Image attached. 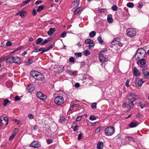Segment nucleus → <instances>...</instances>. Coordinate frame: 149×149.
<instances>
[{"label": "nucleus", "instance_id": "5fc2aeb1", "mask_svg": "<svg viewBox=\"0 0 149 149\" xmlns=\"http://www.w3.org/2000/svg\"><path fill=\"white\" fill-rule=\"evenodd\" d=\"M12 43L10 41H8L6 43L7 46H10L11 45Z\"/></svg>", "mask_w": 149, "mask_h": 149}, {"label": "nucleus", "instance_id": "0eeeda50", "mask_svg": "<svg viewBox=\"0 0 149 149\" xmlns=\"http://www.w3.org/2000/svg\"><path fill=\"white\" fill-rule=\"evenodd\" d=\"M143 82H144L142 81V79L138 77L135 78V84L137 86H141Z\"/></svg>", "mask_w": 149, "mask_h": 149}, {"label": "nucleus", "instance_id": "2f4dec72", "mask_svg": "<svg viewBox=\"0 0 149 149\" xmlns=\"http://www.w3.org/2000/svg\"><path fill=\"white\" fill-rule=\"evenodd\" d=\"M33 63V60L31 59H28V62H26L25 63V65H29Z\"/></svg>", "mask_w": 149, "mask_h": 149}, {"label": "nucleus", "instance_id": "e2e57ef3", "mask_svg": "<svg viewBox=\"0 0 149 149\" xmlns=\"http://www.w3.org/2000/svg\"><path fill=\"white\" fill-rule=\"evenodd\" d=\"M94 44L93 43V44H90L89 45V48L91 49L92 47H94Z\"/></svg>", "mask_w": 149, "mask_h": 149}, {"label": "nucleus", "instance_id": "7ed1b4c3", "mask_svg": "<svg viewBox=\"0 0 149 149\" xmlns=\"http://www.w3.org/2000/svg\"><path fill=\"white\" fill-rule=\"evenodd\" d=\"M136 30L132 28H129L126 31L127 36L131 38L135 36L136 34Z\"/></svg>", "mask_w": 149, "mask_h": 149}, {"label": "nucleus", "instance_id": "a19ab883", "mask_svg": "<svg viewBox=\"0 0 149 149\" xmlns=\"http://www.w3.org/2000/svg\"><path fill=\"white\" fill-rule=\"evenodd\" d=\"M97 40L101 44H102L103 42V41L102 39V37L101 36H98L97 38Z\"/></svg>", "mask_w": 149, "mask_h": 149}, {"label": "nucleus", "instance_id": "1a4fd4ad", "mask_svg": "<svg viewBox=\"0 0 149 149\" xmlns=\"http://www.w3.org/2000/svg\"><path fill=\"white\" fill-rule=\"evenodd\" d=\"M133 72L134 75L136 77L139 76L141 74V73L136 67L134 68Z\"/></svg>", "mask_w": 149, "mask_h": 149}, {"label": "nucleus", "instance_id": "49530a36", "mask_svg": "<svg viewBox=\"0 0 149 149\" xmlns=\"http://www.w3.org/2000/svg\"><path fill=\"white\" fill-rule=\"evenodd\" d=\"M75 55L78 57H81L82 56V54L81 52L76 53L75 54Z\"/></svg>", "mask_w": 149, "mask_h": 149}, {"label": "nucleus", "instance_id": "4c0bfd02", "mask_svg": "<svg viewBox=\"0 0 149 149\" xmlns=\"http://www.w3.org/2000/svg\"><path fill=\"white\" fill-rule=\"evenodd\" d=\"M101 128L100 127H97L95 130V133L97 134L98 133L101 131Z\"/></svg>", "mask_w": 149, "mask_h": 149}, {"label": "nucleus", "instance_id": "bb28decb", "mask_svg": "<svg viewBox=\"0 0 149 149\" xmlns=\"http://www.w3.org/2000/svg\"><path fill=\"white\" fill-rule=\"evenodd\" d=\"M31 0H26L25 1H23L20 6L21 7H22L24 6L29 3L30 2Z\"/></svg>", "mask_w": 149, "mask_h": 149}, {"label": "nucleus", "instance_id": "6e6552de", "mask_svg": "<svg viewBox=\"0 0 149 149\" xmlns=\"http://www.w3.org/2000/svg\"><path fill=\"white\" fill-rule=\"evenodd\" d=\"M142 73L144 75L145 78L147 79L149 78V71H147V68L146 67H144L142 70Z\"/></svg>", "mask_w": 149, "mask_h": 149}, {"label": "nucleus", "instance_id": "20e7f679", "mask_svg": "<svg viewBox=\"0 0 149 149\" xmlns=\"http://www.w3.org/2000/svg\"><path fill=\"white\" fill-rule=\"evenodd\" d=\"M114 132V129L112 126H109L106 128L104 131L105 134L107 136H111Z\"/></svg>", "mask_w": 149, "mask_h": 149}, {"label": "nucleus", "instance_id": "5701e85b", "mask_svg": "<svg viewBox=\"0 0 149 149\" xmlns=\"http://www.w3.org/2000/svg\"><path fill=\"white\" fill-rule=\"evenodd\" d=\"M55 31V28H51L48 32L47 33L49 36L51 35L54 33Z\"/></svg>", "mask_w": 149, "mask_h": 149}, {"label": "nucleus", "instance_id": "37998d69", "mask_svg": "<svg viewBox=\"0 0 149 149\" xmlns=\"http://www.w3.org/2000/svg\"><path fill=\"white\" fill-rule=\"evenodd\" d=\"M130 81V80L128 79H127V81L126 82L125 85L127 87H129L130 86L129 84V83Z\"/></svg>", "mask_w": 149, "mask_h": 149}, {"label": "nucleus", "instance_id": "a878e982", "mask_svg": "<svg viewBox=\"0 0 149 149\" xmlns=\"http://www.w3.org/2000/svg\"><path fill=\"white\" fill-rule=\"evenodd\" d=\"M10 103V101L8 99H5L3 102V105L6 106L7 105L9 104Z\"/></svg>", "mask_w": 149, "mask_h": 149}, {"label": "nucleus", "instance_id": "3c124183", "mask_svg": "<svg viewBox=\"0 0 149 149\" xmlns=\"http://www.w3.org/2000/svg\"><path fill=\"white\" fill-rule=\"evenodd\" d=\"M82 117L81 116H78L76 118V121L77 122L80 121Z\"/></svg>", "mask_w": 149, "mask_h": 149}, {"label": "nucleus", "instance_id": "7c9ffc66", "mask_svg": "<svg viewBox=\"0 0 149 149\" xmlns=\"http://www.w3.org/2000/svg\"><path fill=\"white\" fill-rule=\"evenodd\" d=\"M42 40L43 39L42 38H38L36 40V43L37 44H40L41 42H42Z\"/></svg>", "mask_w": 149, "mask_h": 149}, {"label": "nucleus", "instance_id": "4be33fe9", "mask_svg": "<svg viewBox=\"0 0 149 149\" xmlns=\"http://www.w3.org/2000/svg\"><path fill=\"white\" fill-rule=\"evenodd\" d=\"M13 57L12 56H8L6 59V61L7 63H12L13 62Z\"/></svg>", "mask_w": 149, "mask_h": 149}, {"label": "nucleus", "instance_id": "423d86ee", "mask_svg": "<svg viewBox=\"0 0 149 149\" xmlns=\"http://www.w3.org/2000/svg\"><path fill=\"white\" fill-rule=\"evenodd\" d=\"M41 144L40 143L37 141H33L30 144L29 146L34 148H38L40 147Z\"/></svg>", "mask_w": 149, "mask_h": 149}, {"label": "nucleus", "instance_id": "4d7b16f0", "mask_svg": "<svg viewBox=\"0 0 149 149\" xmlns=\"http://www.w3.org/2000/svg\"><path fill=\"white\" fill-rule=\"evenodd\" d=\"M20 97L18 95H16L15 97V101H18L20 99Z\"/></svg>", "mask_w": 149, "mask_h": 149}, {"label": "nucleus", "instance_id": "aec40b11", "mask_svg": "<svg viewBox=\"0 0 149 149\" xmlns=\"http://www.w3.org/2000/svg\"><path fill=\"white\" fill-rule=\"evenodd\" d=\"M13 62L15 63H18L21 62V60L19 58L16 57H13Z\"/></svg>", "mask_w": 149, "mask_h": 149}, {"label": "nucleus", "instance_id": "6ab92c4d", "mask_svg": "<svg viewBox=\"0 0 149 149\" xmlns=\"http://www.w3.org/2000/svg\"><path fill=\"white\" fill-rule=\"evenodd\" d=\"M44 79V76L40 73L39 72V74L37 76V77L36 79L40 81H42Z\"/></svg>", "mask_w": 149, "mask_h": 149}, {"label": "nucleus", "instance_id": "09e8293b", "mask_svg": "<svg viewBox=\"0 0 149 149\" xmlns=\"http://www.w3.org/2000/svg\"><path fill=\"white\" fill-rule=\"evenodd\" d=\"M69 61L70 62L73 63L74 61V59L73 57H72L69 58Z\"/></svg>", "mask_w": 149, "mask_h": 149}, {"label": "nucleus", "instance_id": "cd10ccee", "mask_svg": "<svg viewBox=\"0 0 149 149\" xmlns=\"http://www.w3.org/2000/svg\"><path fill=\"white\" fill-rule=\"evenodd\" d=\"M137 125V123L136 122H132L130 123L129 126L131 128L136 127Z\"/></svg>", "mask_w": 149, "mask_h": 149}, {"label": "nucleus", "instance_id": "8fccbe9b", "mask_svg": "<svg viewBox=\"0 0 149 149\" xmlns=\"http://www.w3.org/2000/svg\"><path fill=\"white\" fill-rule=\"evenodd\" d=\"M28 118L31 119H33L34 118V116L32 114H29L28 115Z\"/></svg>", "mask_w": 149, "mask_h": 149}, {"label": "nucleus", "instance_id": "f8f14e48", "mask_svg": "<svg viewBox=\"0 0 149 149\" xmlns=\"http://www.w3.org/2000/svg\"><path fill=\"white\" fill-rule=\"evenodd\" d=\"M120 40L119 38H116L113 40L111 42V44L115 45L118 44L120 42Z\"/></svg>", "mask_w": 149, "mask_h": 149}, {"label": "nucleus", "instance_id": "c9c22d12", "mask_svg": "<svg viewBox=\"0 0 149 149\" xmlns=\"http://www.w3.org/2000/svg\"><path fill=\"white\" fill-rule=\"evenodd\" d=\"M65 120V117L63 116L60 117V118L59 120V121L61 123L62 122L64 121Z\"/></svg>", "mask_w": 149, "mask_h": 149}, {"label": "nucleus", "instance_id": "a18cd8bd", "mask_svg": "<svg viewBox=\"0 0 149 149\" xmlns=\"http://www.w3.org/2000/svg\"><path fill=\"white\" fill-rule=\"evenodd\" d=\"M47 143L48 144H49L52 142V139H48L47 140Z\"/></svg>", "mask_w": 149, "mask_h": 149}, {"label": "nucleus", "instance_id": "680f3d73", "mask_svg": "<svg viewBox=\"0 0 149 149\" xmlns=\"http://www.w3.org/2000/svg\"><path fill=\"white\" fill-rule=\"evenodd\" d=\"M42 3V1H37L35 3V4L36 5L40 3Z\"/></svg>", "mask_w": 149, "mask_h": 149}, {"label": "nucleus", "instance_id": "79ce46f5", "mask_svg": "<svg viewBox=\"0 0 149 149\" xmlns=\"http://www.w3.org/2000/svg\"><path fill=\"white\" fill-rule=\"evenodd\" d=\"M75 72L74 71H71L69 70H68L67 71V73L70 75H72Z\"/></svg>", "mask_w": 149, "mask_h": 149}, {"label": "nucleus", "instance_id": "f3484780", "mask_svg": "<svg viewBox=\"0 0 149 149\" xmlns=\"http://www.w3.org/2000/svg\"><path fill=\"white\" fill-rule=\"evenodd\" d=\"M30 74L32 76L36 79L39 74V72L37 71H32L31 72Z\"/></svg>", "mask_w": 149, "mask_h": 149}, {"label": "nucleus", "instance_id": "bf43d9fd", "mask_svg": "<svg viewBox=\"0 0 149 149\" xmlns=\"http://www.w3.org/2000/svg\"><path fill=\"white\" fill-rule=\"evenodd\" d=\"M33 15H36L37 14V12L35 9H33L32 11Z\"/></svg>", "mask_w": 149, "mask_h": 149}, {"label": "nucleus", "instance_id": "58836bf2", "mask_svg": "<svg viewBox=\"0 0 149 149\" xmlns=\"http://www.w3.org/2000/svg\"><path fill=\"white\" fill-rule=\"evenodd\" d=\"M112 9L114 11H116L117 10V7L116 5H113L112 7Z\"/></svg>", "mask_w": 149, "mask_h": 149}, {"label": "nucleus", "instance_id": "72a5a7b5", "mask_svg": "<svg viewBox=\"0 0 149 149\" xmlns=\"http://www.w3.org/2000/svg\"><path fill=\"white\" fill-rule=\"evenodd\" d=\"M44 8V6H39L37 9V11L39 12L42 10Z\"/></svg>", "mask_w": 149, "mask_h": 149}, {"label": "nucleus", "instance_id": "f03ea898", "mask_svg": "<svg viewBox=\"0 0 149 149\" xmlns=\"http://www.w3.org/2000/svg\"><path fill=\"white\" fill-rule=\"evenodd\" d=\"M138 98V97L135 94H129L127 95V98L130 100V103L129 104L130 107H132L133 106V102Z\"/></svg>", "mask_w": 149, "mask_h": 149}, {"label": "nucleus", "instance_id": "e433bc0d", "mask_svg": "<svg viewBox=\"0 0 149 149\" xmlns=\"http://www.w3.org/2000/svg\"><path fill=\"white\" fill-rule=\"evenodd\" d=\"M127 6L130 8H132L134 6V5L132 3H128L127 4Z\"/></svg>", "mask_w": 149, "mask_h": 149}, {"label": "nucleus", "instance_id": "338daca9", "mask_svg": "<svg viewBox=\"0 0 149 149\" xmlns=\"http://www.w3.org/2000/svg\"><path fill=\"white\" fill-rule=\"evenodd\" d=\"M107 50V48H104L102 50L101 52H106Z\"/></svg>", "mask_w": 149, "mask_h": 149}, {"label": "nucleus", "instance_id": "69168bd1", "mask_svg": "<svg viewBox=\"0 0 149 149\" xmlns=\"http://www.w3.org/2000/svg\"><path fill=\"white\" fill-rule=\"evenodd\" d=\"M79 106V104H74L72 106V107L73 108L74 107H78Z\"/></svg>", "mask_w": 149, "mask_h": 149}, {"label": "nucleus", "instance_id": "f704fd0d", "mask_svg": "<svg viewBox=\"0 0 149 149\" xmlns=\"http://www.w3.org/2000/svg\"><path fill=\"white\" fill-rule=\"evenodd\" d=\"M40 49H41V52H40V54H42L44 52H47L48 51H49V49H46L45 48H40Z\"/></svg>", "mask_w": 149, "mask_h": 149}, {"label": "nucleus", "instance_id": "39448f33", "mask_svg": "<svg viewBox=\"0 0 149 149\" xmlns=\"http://www.w3.org/2000/svg\"><path fill=\"white\" fill-rule=\"evenodd\" d=\"M64 102V99L62 96L56 97L54 99L55 103L57 105H60Z\"/></svg>", "mask_w": 149, "mask_h": 149}, {"label": "nucleus", "instance_id": "0e129e2a", "mask_svg": "<svg viewBox=\"0 0 149 149\" xmlns=\"http://www.w3.org/2000/svg\"><path fill=\"white\" fill-rule=\"evenodd\" d=\"M142 3H139L138 4V8H141L142 7Z\"/></svg>", "mask_w": 149, "mask_h": 149}, {"label": "nucleus", "instance_id": "2eb2a0df", "mask_svg": "<svg viewBox=\"0 0 149 149\" xmlns=\"http://www.w3.org/2000/svg\"><path fill=\"white\" fill-rule=\"evenodd\" d=\"M99 59L100 61L102 62H105L106 60L105 57L104 56L103 54L101 53L99 54Z\"/></svg>", "mask_w": 149, "mask_h": 149}, {"label": "nucleus", "instance_id": "6e6d98bb", "mask_svg": "<svg viewBox=\"0 0 149 149\" xmlns=\"http://www.w3.org/2000/svg\"><path fill=\"white\" fill-rule=\"evenodd\" d=\"M66 33L65 32H64L61 34V36L63 38H64L66 36Z\"/></svg>", "mask_w": 149, "mask_h": 149}, {"label": "nucleus", "instance_id": "ea45409f", "mask_svg": "<svg viewBox=\"0 0 149 149\" xmlns=\"http://www.w3.org/2000/svg\"><path fill=\"white\" fill-rule=\"evenodd\" d=\"M91 107L93 109H95L96 108V103H92L91 105Z\"/></svg>", "mask_w": 149, "mask_h": 149}, {"label": "nucleus", "instance_id": "a211bd4d", "mask_svg": "<svg viewBox=\"0 0 149 149\" xmlns=\"http://www.w3.org/2000/svg\"><path fill=\"white\" fill-rule=\"evenodd\" d=\"M18 132V130L17 129H15L14 131L13 132V134H12V135L10 136V138H9V140L11 141L15 137V135Z\"/></svg>", "mask_w": 149, "mask_h": 149}, {"label": "nucleus", "instance_id": "4468645a", "mask_svg": "<svg viewBox=\"0 0 149 149\" xmlns=\"http://www.w3.org/2000/svg\"><path fill=\"white\" fill-rule=\"evenodd\" d=\"M79 0H74L72 3V5L73 7H77L79 5Z\"/></svg>", "mask_w": 149, "mask_h": 149}, {"label": "nucleus", "instance_id": "9d476101", "mask_svg": "<svg viewBox=\"0 0 149 149\" xmlns=\"http://www.w3.org/2000/svg\"><path fill=\"white\" fill-rule=\"evenodd\" d=\"M36 95L41 100H45L47 99V96L44 94H36Z\"/></svg>", "mask_w": 149, "mask_h": 149}, {"label": "nucleus", "instance_id": "052dcab7", "mask_svg": "<svg viewBox=\"0 0 149 149\" xmlns=\"http://www.w3.org/2000/svg\"><path fill=\"white\" fill-rule=\"evenodd\" d=\"M78 127V126L77 125H75L74 126V128L73 129V131H76Z\"/></svg>", "mask_w": 149, "mask_h": 149}, {"label": "nucleus", "instance_id": "c756f323", "mask_svg": "<svg viewBox=\"0 0 149 149\" xmlns=\"http://www.w3.org/2000/svg\"><path fill=\"white\" fill-rule=\"evenodd\" d=\"M85 42L86 44H93V41L92 40L87 39L85 40Z\"/></svg>", "mask_w": 149, "mask_h": 149}, {"label": "nucleus", "instance_id": "393cba45", "mask_svg": "<svg viewBox=\"0 0 149 149\" xmlns=\"http://www.w3.org/2000/svg\"><path fill=\"white\" fill-rule=\"evenodd\" d=\"M51 40V38H49L47 39H46L43 41V42L41 44V45H45V44L49 42Z\"/></svg>", "mask_w": 149, "mask_h": 149}, {"label": "nucleus", "instance_id": "f257e3e1", "mask_svg": "<svg viewBox=\"0 0 149 149\" xmlns=\"http://www.w3.org/2000/svg\"><path fill=\"white\" fill-rule=\"evenodd\" d=\"M146 52L143 48L138 49L135 55V58L136 60H139L140 58H143L146 56Z\"/></svg>", "mask_w": 149, "mask_h": 149}, {"label": "nucleus", "instance_id": "9b49d317", "mask_svg": "<svg viewBox=\"0 0 149 149\" xmlns=\"http://www.w3.org/2000/svg\"><path fill=\"white\" fill-rule=\"evenodd\" d=\"M20 15L23 18L26 15V12L25 11L22 10L15 14L16 15Z\"/></svg>", "mask_w": 149, "mask_h": 149}, {"label": "nucleus", "instance_id": "864d4df0", "mask_svg": "<svg viewBox=\"0 0 149 149\" xmlns=\"http://www.w3.org/2000/svg\"><path fill=\"white\" fill-rule=\"evenodd\" d=\"M106 11V9L104 8L99 9L98 10V11L99 12H104Z\"/></svg>", "mask_w": 149, "mask_h": 149}, {"label": "nucleus", "instance_id": "b1692460", "mask_svg": "<svg viewBox=\"0 0 149 149\" xmlns=\"http://www.w3.org/2000/svg\"><path fill=\"white\" fill-rule=\"evenodd\" d=\"M107 20L109 23H111L113 22V19L111 15L109 14L108 15Z\"/></svg>", "mask_w": 149, "mask_h": 149}, {"label": "nucleus", "instance_id": "c03bdc74", "mask_svg": "<svg viewBox=\"0 0 149 149\" xmlns=\"http://www.w3.org/2000/svg\"><path fill=\"white\" fill-rule=\"evenodd\" d=\"M96 118L94 116H91L89 118V119L91 120H93L96 119Z\"/></svg>", "mask_w": 149, "mask_h": 149}, {"label": "nucleus", "instance_id": "603ef678", "mask_svg": "<svg viewBox=\"0 0 149 149\" xmlns=\"http://www.w3.org/2000/svg\"><path fill=\"white\" fill-rule=\"evenodd\" d=\"M84 53L85 56H87L90 54V52L88 50H86L84 51Z\"/></svg>", "mask_w": 149, "mask_h": 149}, {"label": "nucleus", "instance_id": "de8ad7c7", "mask_svg": "<svg viewBox=\"0 0 149 149\" xmlns=\"http://www.w3.org/2000/svg\"><path fill=\"white\" fill-rule=\"evenodd\" d=\"M127 138L129 140H130L131 141H134V138L130 136H127Z\"/></svg>", "mask_w": 149, "mask_h": 149}, {"label": "nucleus", "instance_id": "dca6fc26", "mask_svg": "<svg viewBox=\"0 0 149 149\" xmlns=\"http://www.w3.org/2000/svg\"><path fill=\"white\" fill-rule=\"evenodd\" d=\"M27 88L28 92H31L34 90V88L33 85L31 84L28 85Z\"/></svg>", "mask_w": 149, "mask_h": 149}, {"label": "nucleus", "instance_id": "774afa93", "mask_svg": "<svg viewBox=\"0 0 149 149\" xmlns=\"http://www.w3.org/2000/svg\"><path fill=\"white\" fill-rule=\"evenodd\" d=\"M54 47V46L53 45H51L48 47L47 48V49H49V50L50 49Z\"/></svg>", "mask_w": 149, "mask_h": 149}, {"label": "nucleus", "instance_id": "412c9836", "mask_svg": "<svg viewBox=\"0 0 149 149\" xmlns=\"http://www.w3.org/2000/svg\"><path fill=\"white\" fill-rule=\"evenodd\" d=\"M103 144L102 142L99 141L98 142L97 145V149H103Z\"/></svg>", "mask_w": 149, "mask_h": 149}, {"label": "nucleus", "instance_id": "ddd939ff", "mask_svg": "<svg viewBox=\"0 0 149 149\" xmlns=\"http://www.w3.org/2000/svg\"><path fill=\"white\" fill-rule=\"evenodd\" d=\"M139 61L137 62V64L138 65H139L140 64L141 65H144L146 63V60L143 58H140Z\"/></svg>", "mask_w": 149, "mask_h": 149}, {"label": "nucleus", "instance_id": "13d9d810", "mask_svg": "<svg viewBox=\"0 0 149 149\" xmlns=\"http://www.w3.org/2000/svg\"><path fill=\"white\" fill-rule=\"evenodd\" d=\"M41 49H40V48L39 49H35L34 50L33 52H39V51H41Z\"/></svg>", "mask_w": 149, "mask_h": 149}, {"label": "nucleus", "instance_id": "473e14b6", "mask_svg": "<svg viewBox=\"0 0 149 149\" xmlns=\"http://www.w3.org/2000/svg\"><path fill=\"white\" fill-rule=\"evenodd\" d=\"M95 35L96 32L95 31H92L90 33L89 36L91 37H93L95 36Z\"/></svg>", "mask_w": 149, "mask_h": 149}, {"label": "nucleus", "instance_id": "c85d7f7f", "mask_svg": "<svg viewBox=\"0 0 149 149\" xmlns=\"http://www.w3.org/2000/svg\"><path fill=\"white\" fill-rule=\"evenodd\" d=\"M82 9L81 7H79L77 8L74 13V15H76L78 14L80 11Z\"/></svg>", "mask_w": 149, "mask_h": 149}]
</instances>
